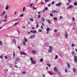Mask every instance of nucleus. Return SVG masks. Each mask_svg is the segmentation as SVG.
<instances>
[{
    "mask_svg": "<svg viewBox=\"0 0 77 77\" xmlns=\"http://www.w3.org/2000/svg\"><path fill=\"white\" fill-rule=\"evenodd\" d=\"M0 58L1 59H3V56H2V55H1L0 56Z\"/></svg>",
    "mask_w": 77,
    "mask_h": 77,
    "instance_id": "58836bf2",
    "label": "nucleus"
},
{
    "mask_svg": "<svg viewBox=\"0 0 77 77\" xmlns=\"http://www.w3.org/2000/svg\"><path fill=\"white\" fill-rule=\"evenodd\" d=\"M65 72H66V73H67L68 72L67 71L66 69H65Z\"/></svg>",
    "mask_w": 77,
    "mask_h": 77,
    "instance_id": "09e8293b",
    "label": "nucleus"
},
{
    "mask_svg": "<svg viewBox=\"0 0 77 77\" xmlns=\"http://www.w3.org/2000/svg\"><path fill=\"white\" fill-rule=\"evenodd\" d=\"M33 5V3L31 4L29 6H30V7H31V6H32V5Z\"/></svg>",
    "mask_w": 77,
    "mask_h": 77,
    "instance_id": "a18cd8bd",
    "label": "nucleus"
},
{
    "mask_svg": "<svg viewBox=\"0 0 77 77\" xmlns=\"http://www.w3.org/2000/svg\"><path fill=\"white\" fill-rule=\"evenodd\" d=\"M31 63L32 64H35L36 63V62H35V61L34 60H32V61H31Z\"/></svg>",
    "mask_w": 77,
    "mask_h": 77,
    "instance_id": "0eeeda50",
    "label": "nucleus"
},
{
    "mask_svg": "<svg viewBox=\"0 0 77 77\" xmlns=\"http://www.w3.org/2000/svg\"><path fill=\"white\" fill-rule=\"evenodd\" d=\"M24 41H25V42H27V39H26V38H24Z\"/></svg>",
    "mask_w": 77,
    "mask_h": 77,
    "instance_id": "393cba45",
    "label": "nucleus"
},
{
    "mask_svg": "<svg viewBox=\"0 0 77 77\" xmlns=\"http://www.w3.org/2000/svg\"><path fill=\"white\" fill-rule=\"evenodd\" d=\"M16 61H17V62H18V61H19L20 60V59H19V58H17L16 59Z\"/></svg>",
    "mask_w": 77,
    "mask_h": 77,
    "instance_id": "2eb2a0df",
    "label": "nucleus"
},
{
    "mask_svg": "<svg viewBox=\"0 0 77 77\" xmlns=\"http://www.w3.org/2000/svg\"><path fill=\"white\" fill-rule=\"evenodd\" d=\"M20 17H23V16H24V15H23V14H21L20 15Z\"/></svg>",
    "mask_w": 77,
    "mask_h": 77,
    "instance_id": "c85d7f7f",
    "label": "nucleus"
},
{
    "mask_svg": "<svg viewBox=\"0 0 77 77\" xmlns=\"http://www.w3.org/2000/svg\"><path fill=\"white\" fill-rule=\"evenodd\" d=\"M34 37H35V35H33L32 36H31L30 38H31V39H33V38H34Z\"/></svg>",
    "mask_w": 77,
    "mask_h": 77,
    "instance_id": "ddd939ff",
    "label": "nucleus"
},
{
    "mask_svg": "<svg viewBox=\"0 0 77 77\" xmlns=\"http://www.w3.org/2000/svg\"><path fill=\"white\" fill-rule=\"evenodd\" d=\"M50 30V28H47L46 29V31L47 32H49V31Z\"/></svg>",
    "mask_w": 77,
    "mask_h": 77,
    "instance_id": "a211bd4d",
    "label": "nucleus"
},
{
    "mask_svg": "<svg viewBox=\"0 0 77 77\" xmlns=\"http://www.w3.org/2000/svg\"><path fill=\"white\" fill-rule=\"evenodd\" d=\"M73 71L74 72H75V71H76V69H75V68H74L73 69Z\"/></svg>",
    "mask_w": 77,
    "mask_h": 77,
    "instance_id": "f3484780",
    "label": "nucleus"
},
{
    "mask_svg": "<svg viewBox=\"0 0 77 77\" xmlns=\"http://www.w3.org/2000/svg\"><path fill=\"white\" fill-rule=\"evenodd\" d=\"M14 13V15H16V14H17V12L15 11Z\"/></svg>",
    "mask_w": 77,
    "mask_h": 77,
    "instance_id": "864d4df0",
    "label": "nucleus"
},
{
    "mask_svg": "<svg viewBox=\"0 0 77 77\" xmlns=\"http://www.w3.org/2000/svg\"><path fill=\"white\" fill-rule=\"evenodd\" d=\"M42 25L43 26H45V25L44 23H42Z\"/></svg>",
    "mask_w": 77,
    "mask_h": 77,
    "instance_id": "6e6d98bb",
    "label": "nucleus"
},
{
    "mask_svg": "<svg viewBox=\"0 0 77 77\" xmlns=\"http://www.w3.org/2000/svg\"><path fill=\"white\" fill-rule=\"evenodd\" d=\"M45 2H49V0H45Z\"/></svg>",
    "mask_w": 77,
    "mask_h": 77,
    "instance_id": "473e14b6",
    "label": "nucleus"
},
{
    "mask_svg": "<svg viewBox=\"0 0 77 77\" xmlns=\"http://www.w3.org/2000/svg\"><path fill=\"white\" fill-rule=\"evenodd\" d=\"M25 9H26V8L25 7H23V11L24 12V11H25Z\"/></svg>",
    "mask_w": 77,
    "mask_h": 77,
    "instance_id": "cd10ccee",
    "label": "nucleus"
},
{
    "mask_svg": "<svg viewBox=\"0 0 77 77\" xmlns=\"http://www.w3.org/2000/svg\"><path fill=\"white\" fill-rule=\"evenodd\" d=\"M5 13H6V11H4L3 13L1 15V16H3V15H5Z\"/></svg>",
    "mask_w": 77,
    "mask_h": 77,
    "instance_id": "4468645a",
    "label": "nucleus"
},
{
    "mask_svg": "<svg viewBox=\"0 0 77 77\" xmlns=\"http://www.w3.org/2000/svg\"><path fill=\"white\" fill-rule=\"evenodd\" d=\"M38 32H42V30L41 29H38Z\"/></svg>",
    "mask_w": 77,
    "mask_h": 77,
    "instance_id": "e433bc0d",
    "label": "nucleus"
},
{
    "mask_svg": "<svg viewBox=\"0 0 77 77\" xmlns=\"http://www.w3.org/2000/svg\"><path fill=\"white\" fill-rule=\"evenodd\" d=\"M68 1H69V3H71V1H70V0H68Z\"/></svg>",
    "mask_w": 77,
    "mask_h": 77,
    "instance_id": "e2e57ef3",
    "label": "nucleus"
},
{
    "mask_svg": "<svg viewBox=\"0 0 77 77\" xmlns=\"http://www.w3.org/2000/svg\"><path fill=\"white\" fill-rule=\"evenodd\" d=\"M40 62H42L43 61H44V60L42 58H41L40 60Z\"/></svg>",
    "mask_w": 77,
    "mask_h": 77,
    "instance_id": "6ab92c4d",
    "label": "nucleus"
},
{
    "mask_svg": "<svg viewBox=\"0 0 77 77\" xmlns=\"http://www.w3.org/2000/svg\"><path fill=\"white\" fill-rule=\"evenodd\" d=\"M54 70L55 72H57V71H58V70L57 69V68L56 67H54Z\"/></svg>",
    "mask_w": 77,
    "mask_h": 77,
    "instance_id": "f03ea898",
    "label": "nucleus"
},
{
    "mask_svg": "<svg viewBox=\"0 0 77 77\" xmlns=\"http://www.w3.org/2000/svg\"><path fill=\"white\" fill-rule=\"evenodd\" d=\"M74 59L75 60V61L77 63V57H76L75 56Z\"/></svg>",
    "mask_w": 77,
    "mask_h": 77,
    "instance_id": "423d86ee",
    "label": "nucleus"
},
{
    "mask_svg": "<svg viewBox=\"0 0 77 77\" xmlns=\"http://www.w3.org/2000/svg\"><path fill=\"white\" fill-rule=\"evenodd\" d=\"M13 42H14L15 44H16V41H15V39H14L13 40Z\"/></svg>",
    "mask_w": 77,
    "mask_h": 77,
    "instance_id": "b1692460",
    "label": "nucleus"
},
{
    "mask_svg": "<svg viewBox=\"0 0 77 77\" xmlns=\"http://www.w3.org/2000/svg\"><path fill=\"white\" fill-rule=\"evenodd\" d=\"M41 20L43 22H44V21H45V18H44V17H43L42 19Z\"/></svg>",
    "mask_w": 77,
    "mask_h": 77,
    "instance_id": "9d476101",
    "label": "nucleus"
},
{
    "mask_svg": "<svg viewBox=\"0 0 77 77\" xmlns=\"http://www.w3.org/2000/svg\"><path fill=\"white\" fill-rule=\"evenodd\" d=\"M26 42L24 41L23 42V44L24 45H26Z\"/></svg>",
    "mask_w": 77,
    "mask_h": 77,
    "instance_id": "dca6fc26",
    "label": "nucleus"
},
{
    "mask_svg": "<svg viewBox=\"0 0 77 77\" xmlns=\"http://www.w3.org/2000/svg\"><path fill=\"white\" fill-rule=\"evenodd\" d=\"M45 10H46V11H47V10H48V8L46 7L45 8Z\"/></svg>",
    "mask_w": 77,
    "mask_h": 77,
    "instance_id": "49530a36",
    "label": "nucleus"
},
{
    "mask_svg": "<svg viewBox=\"0 0 77 77\" xmlns=\"http://www.w3.org/2000/svg\"><path fill=\"white\" fill-rule=\"evenodd\" d=\"M52 13H56L57 12V11L56 10H53L52 11Z\"/></svg>",
    "mask_w": 77,
    "mask_h": 77,
    "instance_id": "f8f14e48",
    "label": "nucleus"
},
{
    "mask_svg": "<svg viewBox=\"0 0 77 77\" xmlns=\"http://www.w3.org/2000/svg\"><path fill=\"white\" fill-rule=\"evenodd\" d=\"M50 16H51V17H52V16L53 15V14H50Z\"/></svg>",
    "mask_w": 77,
    "mask_h": 77,
    "instance_id": "c03bdc74",
    "label": "nucleus"
},
{
    "mask_svg": "<svg viewBox=\"0 0 77 77\" xmlns=\"http://www.w3.org/2000/svg\"><path fill=\"white\" fill-rule=\"evenodd\" d=\"M41 28L42 29H44V28H43V26H41Z\"/></svg>",
    "mask_w": 77,
    "mask_h": 77,
    "instance_id": "8fccbe9b",
    "label": "nucleus"
},
{
    "mask_svg": "<svg viewBox=\"0 0 77 77\" xmlns=\"http://www.w3.org/2000/svg\"><path fill=\"white\" fill-rule=\"evenodd\" d=\"M49 50H48V53H51V52H52V50L53 49V48L51 46H49Z\"/></svg>",
    "mask_w": 77,
    "mask_h": 77,
    "instance_id": "f257e3e1",
    "label": "nucleus"
},
{
    "mask_svg": "<svg viewBox=\"0 0 77 77\" xmlns=\"http://www.w3.org/2000/svg\"><path fill=\"white\" fill-rule=\"evenodd\" d=\"M32 53L34 54H36V51L34 50L32 51Z\"/></svg>",
    "mask_w": 77,
    "mask_h": 77,
    "instance_id": "1a4fd4ad",
    "label": "nucleus"
},
{
    "mask_svg": "<svg viewBox=\"0 0 77 77\" xmlns=\"http://www.w3.org/2000/svg\"><path fill=\"white\" fill-rule=\"evenodd\" d=\"M30 60H31V61H32V60H33V58H32L31 57L30 58Z\"/></svg>",
    "mask_w": 77,
    "mask_h": 77,
    "instance_id": "ea45409f",
    "label": "nucleus"
},
{
    "mask_svg": "<svg viewBox=\"0 0 77 77\" xmlns=\"http://www.w3.org/2000/svg\"><path fill=\"white\" fill-rule=\"evenodd\" d=\"M48 6H49V7H50V6H51V5L50 4H49L48 5Z\"/></svg>",
    "mask_w": 77,
    "mask_h": 77,
    "instance_id": "3c124183",
    "label": "nucleus"
},
{
    "mask_svg": "<svg viewBox=\"0 0 77 77\" xmlns=\"http://www.w3.org/2000/svg\"><path fill=\"white\" fill-rule=\"evenodd\" d=\"M65 38L66 39H68V33H67V32H66L65 35Z\"/></svg>",
    "mask_w": 77,
    "mask_h": 77,
    "instance_id": "7ed1b4c3",
    "label": "nucleus"
},
{
    "mask_svg": "<svg viewBox=\"0 0 77 77\" xmlns=\"http://www.w3.org/2000/svg\"><path fill=\"white\" fill-rule=\"evenodd\" d=\"M15 66V67H16V68H18V67L17 66V65H15V66Z\"/></svg>",
    "mask_w": 77,
    "mask_h": 77,
    "instance_id": "0e129e2a",
    "label": "nucleus"
},
{
    "mask_svg": "<svg viewBox=\"0 0 77 77\" xmlns=\"http://www.w3.org/2000/svg\"><path fill=\"white\" fill-rule=\"evenodd\" d=\"M72 20L73 21H74L75 20V18H74V17H73Z\"/></svg>",
    "mask_w": 77,
    "mask_h": 77,
    "instance_id": "5fc2aeb1",
    "label": "nucleus"
},
{
    "mask_svg": "<svg viewBox=\"0 0 77 77\" xmlns=\"http://www.w3.org/2000/svg\"><path fill=\"white\" fill-rule=\"evenodd\" d=\"M41 11H39V12H38L37 14H40V13H41Z\"/></svg>",
    "mask_w": 77,
    "mask_h": 77,
    "instance_id": "4d7b16f0",
    "label": "nucleus"
},
{
    "mask_svg": "<svg viewBox=\"0 0 77 77\" xmlns=\"http://www.w3.org/2000/svg\"><path fill=\"white\" fill-rule=\"evenodd\" d=\"M15 56V52H13V57Z\"/></svg>",
    "mask_w": 77,
    "mask_h": 77,
    "instance_id": "2f4dec72",
    "label": "nucleus"
},
{
    "mask_svg": "<svg viewBox=\"0 0 77 77\" xmlns=\"http://www.w3.org/2000/svg\"><path fill=\"white\" fill-rule=\"evenodd\" d=\"M48 73H49V74H50V75H52V73L50 72H48Z\"/></svg>",
    "mask_w": 77,
    "mask_h": 77,
    "instance_id": "7c9ffc66",
    "label": "nucleus"
},
{
    "mask_svg": "<svg viewBox=\"0 0 77 77\" xmlns=\"http://www.w3.org/2000/svg\"><path fill=\"white\" fill-rule=\"evenodd\" d=\"M33 9L35 10L36 9V8H35V7H33Z\"/></svg>",
    "mask_w": 77,
    "mask_h": 77,
    "instance_id": "37998d69",
    "label": "nucleus"
},
{
    "mask_svg": "<svg viewBox=\"0 0 77 77\" xmlns=\"http://www.w3.org/2000/svg\"><path fill=\"white\" fill-rule=\"evenodd\" d=\"M8 9H9V6L8 5H7L5 8V9L6 10H8Z\"/></svg>",
    "mask_w": 77,
    "mask_h": 77,
    "instance_id": "aec40b11",
    "label": "nucleus"
},
{
    "mask_svg": "<svg viewBox=\"0 0 77 77\" xmlns=\"http://www.w3.org/2000/svg\"><path fill=\"white\" fill-rule=\"evenodd\" d=\"M23 29H26V26H23Z\"/></svg>",
    "mask_w": 77,
    "mask_h": 77,
    "instance_id": "13d9d810",
    "label": "nucleus"
},
{
    "mask_svg": "<svg viewBox=\"0 0 77 77\" xmlns=\"http://www.w3.org/2000/svg\"><path fill=\"white\" fill-rule=\"evenodd\" d=\"M53 19H54V20H57V18L54 17L53 18Z\"/></svg>",
    "mask_w": 77,
    "mask_h": 77,
    "instance_id": "bb28decb",
    "label": "nucleus"
},
{
    "mask_svg": "<svg viewBox=\"0 0 77 77\" xmlns=\"http://www.w3.org/2000/svg\"><path fill=\"white\" fill-rule=\"evenodd\" d=\"M60 19H62V16H60Z\"/></svg>",
    "mask_w": 77,
    "mask_h": 77,
    "instance_id": "680f3d73",
    "label": "nucleus"
},
{
    "mask_svg": "<svg viewBox=\"0 0 77 77\" xmlns=\"http://www.w3.org/2000/svg\"><path fill=\"white\" fill-rule=\"evenodd\" d=\"M43 77H45V75H42Z\"/></svg>",
    "mask_w": 77,
    "mask_h": 77,
    "instance_id": "bf43d9fd",
    "label": "nucleus"
},
{
    "mask_svg": "<svg viewBox=\"0 0 77 77\" xmlns=\"http://www.w3.org/2000/svg\"><path fill=\"white\" fill-rule=\"evenodd\" d=\"M36 31H33L32 33H36Z\"/></svg>",
    "mask_w": 77,
    "mask_h": 77,
    "instance_id": "69168bd1",
    "label": "nucleus"
},
{
    "mask_svg": "<svg viewBox=\"0 0 77 77\" xmlns=\"http://www.w3.org/2000/svg\"><path fill=\"white\" fill-rule=\"evenodd\" d=\"M67 67H68L69 68H71V66H70V64H69V63H67Z\"/></svg>",
    "mask_w": 77,
    "mask_h": 77,
    "instance_id": "39448f33",
    "label": "nucleus"
},
{
    "mask_svg": "<svg viewBox=\"0 0 77 77\" xmlns=\"http://www.w3.org/2000/svg\"><path fill=\"white\" fill-rule=\"evenodd\" d=\"M18 48H19V49H20V47L19 46H18Z\"/></svg>",
    "mask_w": 77,
    "mask_h": 77,
    "instance_id": "774afa93",
    "label": "nucleus"
},
{
    "mask_svg": "<svg viewBox=\"0 0 77 77\" xmlns=\"http://www.w3.org/2000/svg\"><path fill=\"white\" fill-rule=\"evenodd\" d=\"M47 21L48 23H49V24H51V21H50V20H47Z\"/></svg>",
    "mask_w": 77,
    "mask_h": 77,
    "instance_id": "9b49d317",
    "label": "nucleus"
},
{
    "mask_svg": "<svg viewBox=\"0 0 77 77\" xmlns=\"http://www.w3.org/2000/svg\"><path fill=\"white\" fill-rule=\"evenodd\" d=\"M62 4V3L60 2L58 4H56V6H60V5Z\"/></svg>",
    "mask_w": 77,
    "mask_h": 77,
    "instance_id": "20e7f679",
    "label": "nucleus"
},
{
    "mask_svg": "<svg viewBox=\"0 0 77 77\" xmlns=\"http://www.w3.org/2000/svg\"><path fill=\"white\" fill-rule=\"evenodd\" d=\"M39 27V24H37L36 26V28H38Z\"/></svg>",
    "mask_w": 77,
    "mask_h": 77,
    "instance_id": "c756f323",
    "label": "nucleus"
},
{
    "mask_svg": "<svg viewBox=\"0 0 77 77\" xmlns=\"http://www.w3.org/2000/svg\"><path fill=\"white\" fill-rule=\"evenodd\" d=\"M52 5H53L54 4V2H52Z\"/></svg>",
    "mask_w": 77,
    "mask_h": 77,
    "instance_id": "052dcab7",
    "label": "nucleus"
},
{
    "mask_svg": "<svg viewBox=\"0 0 77 77\" xmlns=\"http://www.w3.org/2000/svg\"><path fill=\"white\" fill-rule=\"evenodd\" d=\"M7 15H6L5 16V18L6 19V18H7Z\"/></svg>",
    "mask_w": 77,
    "mask_h": 77,
    "instance_id": "79ce46f5",
    "label": "nucleus"
},
{
    "mask_svg": "<svg viewBox=\"0 0 77 77\" xmlns=\"http://www.w3.org/2000/svg\"><path fill=\"white\" fill-rule=\"evenodd\" d=\"M72 47H74V44H72Z\"/></svg>",
    "mask_w": 77,
    "mask_h": 77,
    "instance_id": "603ef678",
    "label": "nucleus"
},
{
    "mask_svg": "<svg viewBox=\"0 0 77 77\" xmlns=\"http://www.w3.org/2000/svg\"><path fill=\"white\" fill-rule=\"evenodd\" d=\"M26 72H22V74H26Z\"/></svg>",
    "mask_w": 77,
    "mask_h": 77,
    "instance_id": "a19ab883",
    "label": "nucleus"
},
{
    "mask_svg": "<svg viewBox=\"0 0 77 77\" xmlns=\"http://www.w3.org/2000/svg\"><path fill=\"white\" fill-rule=\"evenodd\" d=\"M3 22H6V21H7V20H3Z\"/></svg>",
    "mask_w": 77,
    "mask_h": 77,
    "instance_id": "4c0bfd02",
    "label": "nucleus"
},
{
    "mask_svg": "<svg viewBox=\"0 0 77 77\" xmlns=\"http://www.w3.org/2000/svg\"><path fill=\"white\" fill-rule=\"evenodd\" d=\"M74 5H75V6L77 5V2H75L74 3Z\"/></svg>",
    "mask_w": 77,
    "mask_h": 77,
    "instance_id": "4be33fe9",
    "label": "nucleus"
},
{
    "mask_svg": "<svg viewBox=\"0 0 77 77\" xmlns=\"http://www.w3.org/2000/svg\"><path fill=\"white\" fill-rule=\"evenodd\" d=\"M72 8V5H71L70 6H69V7H68V8H67V9H70V8Z\"/></svg>",
    "mask_w": 77,
    "mask_h": 77,
    "instance_id": "5701e85b",
    "label": "nucleus"
},
{
    "mask_svg": "<svg viewBox=\"0 0 77 77\" xmlns=\"http://www.w3.org/2000/svg\"><path fill=\"white\" fill-rule=\"evenodd\" d=\"M19 24V23H16L13 25V26H16L17 25V24Z\"/></svg>",
    "mask_w": 77,
    "mask_h": 77,
    "instance_id": "a878e982",
    "label": "nucleus"
},
{
    "mask_svg": "<svg viewBox=\"0 0 77 77\" xmlns=\"http://www.w3.org/2000/svg\"><path fill=\"white\" fill-rule=\"evenodd\" d=\"M0 45H2V41H0Z\"/></svg>",
    "mask_w": 77,
    "mask_h": 77,
    "instance_id": "f704fd0d",
    "label": "nucleus"
},
{
    "mask_svg": "<svg viewBox=\"0 0 77 77\" xmlns=\"http://www.w3.org/2000/svg\"><path fill=\"white\" fill-rule=\"evenodd\" d=\"M20 53L22 55H26V54L24 52H20Z\"/></svg>",
    "mask_w": 77,
    "mask_h": 77,
    "instance_id": "6e6552de",
    "label": "nucleus"
},
{
    "mask_svg": "<svg viewBox=\"0 0 77 77\" xmlns=\"http://www.w3.org/2000/svg\"><path fill=\"white\" fill-rule=\"evenodd\" d=\"M30 20L31 21H33V19L32 18H30Z\"/></svg>",
    "mask_w": 77,
    "mask_h": 77,
    "instance_id": "72a5a7b5",
    "label": "nucleus"
},
{
    "mask_svg": "<svg viewBox=\"0 0 77 77\" xmlns=\"http://www.w3.org/2000/svg\"><path fill=\"white\" fill-rule=\"evenodd\" d=\"M58 58V56L57 55H56L54 59L55 60H56V59H57Z\"/></svg>",
    "mask_w": 77,
    "mask_h": 77,
    "instance_id": "412c9836",
    "label": "nucleus"
},
{
    "mask_svg": "<svg viewBox=\"0 0 77 77\" xmlns=\"http://www.w3.org/2000/svg\"><path fill=\"white\" fill-rule=\"evenodd\" d=\"M40 17H41V15L39 14L38 15V18H40Z\"/></svg>",
    "mask_w": 77,
    "mask_h": 77,
    "instance_id": "de8ad7c7",
    "label": "nucleus"
},
{
    "mask_svg": "<svg viewBox=\"0 0 77 77\" xmlns=\"http://www.w3.org/2000/svg\"><path fill=\"white\" fill-rule=\"evenodd\" d=\"M48 66H49V67H51V65H50V64H48Z\"/></svg>",
    "mask_w": 77,
    "mask_h": 77,
    "instance_id": "c9c22d12",
    "label": "nucleus"
},
{
    "mask_svg": "<svg viewBox=\"0 0 77 77\" xmlns=\"http://www.w3.org/2000/svg\"><path fill=\"white\" fill-rule=\"evenodd\" d=\"M72 54H74V52H72Z\"/></svg>",
    "mask_w": 77,
    "mask_h": 77,
    "instance_id": "338daca9",
    "label": "nucleus"
}]
</instances>
